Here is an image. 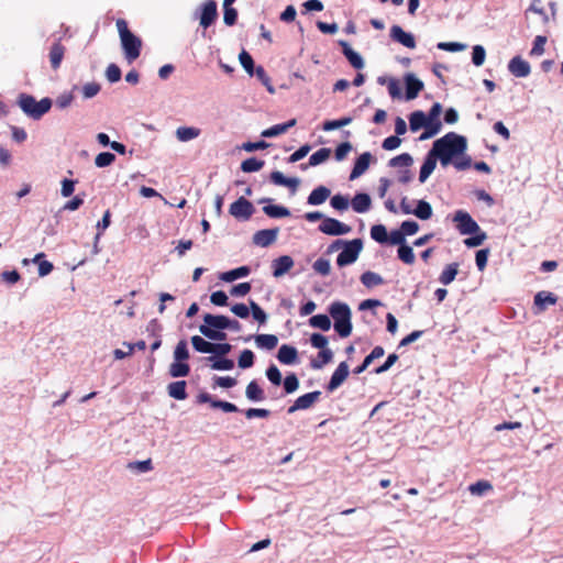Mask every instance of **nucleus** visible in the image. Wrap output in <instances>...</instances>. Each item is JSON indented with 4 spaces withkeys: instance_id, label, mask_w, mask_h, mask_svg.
<instances>
[{
    "instance_id": "f257e3e1",
    "label": "nucleus",
    "mask_w": 563,
    "mask_h": 563,
    "mask_svg": "<svg viewBox=\"0 0 563 563\" xmlns=\"http://www.w3.org/2000/svg\"><path fill=\"white\" fill-rule=\"evenodd\" d=\"M330 317L333 319V328L340 338H347L353 330L352 311L347 303L334 301L328 308Z\"/></svg>"
},
{
    "instance_id": "f03ea898",
    "label": "nucleus",
    "mask_w": 563,
    "mask_h": 563,
    "mask_svg": "<svg viewBox=\"0 0 563 563\" xmlns=\"http://www.w3.org/2000/svg\"><path fill=\"white\" fill-rule=\"evenodd\" d=\"M405 93L397 79L389 77V96L398 100H413L423 89V82L415 74L408 73L404 76Z\"/></svg>"
},
{
    "instance_id": "7ed1b4c3",
    "label": "nucleus",
    "mask_w": 563,
    "mask_h": 563,
    "mask_svg": "<svg viewBox=\"0 0 563 563\" xmlns=\"http://www.w3.org/2000/svg\"><path fill=\"white\" fill-rule=\"evenodd\" d=\"M16 103L26 117L37 121L51 110L53 100L44 97L37 101L34 96L22 92L18 96Z\"/></svg>"
},
{
    "instance_id": "20e7f679",
    "label": "nucleus",
    "mask_w": 563,
    "mask_h": 563,
    "mask_svg": "<svg viewBox=\"0 0 563 563\" xmlns=\"http://www.w3.org/2000/svg\"><path fill=\"white\" fill-rule=\"evenodd\" d=\"M435 150H442L455 157L463 155L467 148V140L465 136L455 132H449L444 136L433 142Z\"/></svg>"
},
{
    "instance_id": "39448f33",
    "label": "nucleus",
    "mask_w": 563,
    "mask_h": 563,
    "mask_svg": "<svg viewBox=\"0 0 563 563\" xmlns=\"http://www.w3.org/2000/svg\"><path fill=\"white\" fill-rule=\"evenodd\" d=\"M363 240L360 238L345 240L342 251L336 256V265L342 268L355 263L363 250Z\"/></svg>"
},
{
    "instance_id": "423d86ee",
    "label": "nucleus",
    "mask_w": 563,
    "mask_h": 563,
    "mask_svg": "<svg viewBox=\"0 0 563 563\" xmlns=\"http://www.w3.org/2000/svg\"><path fill=\"white\" fill-rule=\"evenodd\" d=\"M442 112V106L439 102H434L427 115L428 126L427 132H422L419 136V141H424L428 139L433 137L435 134H438L442 128V123L439 119L440 114Z\"/></svg>"
},
{
    "instance_id": "0eeeda50",
    "label": "nucleus",
    "mask_w": 563,
    "mask_h": 563,
    "mask_svg": "<svg viewBox=\"0 0 563 563\" xmlns=\"http://www.w3.org/2000/svg\"><path fill=\"white\" fill-rule=\"evenodd\" d=\"M195 18L199 19V24L205 30L210 27L218 18V5L214 0H206L195 12Z\"/></svg>"
},
{
    "instance_id": "6e6552de",
    "label": "nucleus",
    "mask_w": 563,
    "mask_h": 563,
    "mask_svg": "<svg viewBox=\"0 0 563 563\" xmlns=\"http://www.w3.org/2000/svg\"><path fill=\"white\" fill-rule=\"evenodd\" d=\"M255 212L254 205L244 196L239 197L230 205L229 213L239 221H247Z\"/></svg>"
},
{
    "instance_id": "1a4fd4ad",
    "label": "nucleus",
    "mask_w": 563,
    "mask_h": 563,
    "mask_svg": "<svg viewBox=\"0 0 563 563\" xmlns=\"http://www.w3.org/2000/svg\"><path fill=\"white\" fill-rule=\"evenodd\" d=\"M120 40L125 59L129 63H132L133 60L137 59L142 51L141 38L136 36L134 33H131Z\"/></svg>"
},
{
    "instance_id": "9d476101",
    "label": "nucleus",
    "mask_w": 563,
    "mask_h": 563,
    "mask_svg": "<svg viewBox=\"0 0 563 563\" xmlns=\"http://www.w3.org/2000/svg\"><path fill=\"white\" fill-rule=\"evenodd\" d=\"M453 222L456 223V228L462 235L476 233L481 228L471 214L463 210H457L454 213Z\"/></svg>"
},
{
    "instance_id": "9b49d317",
    "label": "nucleus",
    "mask_w": 563,
    "mask_h": 563,
    "mask_svg": "<svg viewBox=\"0 0 563 563\" xmlns=\"http://www.w3.org/2000/svg\"><path fill=\"white\" fill-rule=\"evenodd\" d=\"M319 231L331 236L345 235L351 232L352 228L338 219L325 217L319 224Z\"/></svg>"
},
{
    "instance_id": "f8f14e48",
    "label": "nucleus",
    "mask_w": 563,
    "mask_h": 563,
    "mask_svg": "<svg viewBox=\"0 0 563 563\" xmlns=\"http://www.w3.org/2000/svg\"><path fill=\"white\" fill-rule=\"evenodd\" d=\"M218 330H224L223 314H203V323L199 325L200 333L209 339Z\"/></svg>"
},
{
    "instance_id": "ddd939ff",
    "label": "nucleus",
    "mask_w": 563,
    "mask_h": 563,
    "mask_svg": "<svg viewBox=\"0 0 563 563\" xmlns=\"http://www.w3.org/2000/svg\"><path fill=\"white\" fill-rule=\"evenodd\" d=\"M419 224L415 220H405L400 228L389 231V243L393 241H406V236L416 234L419 231Z\"/></svg>"
},
{
    "instance_id": "4468645a",
    "label": "nucleus",
    "mask_w": 563,
    "mask_h": 563,
    "mask_svg": "<svg viewBox=\"0 0 563 563\" xmlns=\"http://www.w3.org/2000/svg\"><path fill=\"white\" fill-rule=\"evenodd\" d=\"M320 396H321V391L320 390L310 391V393H307V394H303V395L299 396L294 401V404L288 407L287 413L288 415H292V413H295L298 410H307V409H309L310 407L313 406V404L316 401L319 400Z\"/></svg>"
},
{
    "instance_id": "2eb2a0df",
    "label": "nucleus",
    "mask_w": 563,
    "mask_h": 563,
    "mask_svg": "<svg viewBox=\"0 0 563 563\" xmlns=\"http://www.w3.org/2000/svg\"><path fill=\"white\" fill-rule=\"evenodd\" d=\"M279 228L262 229L253 234L252 242L256 246L268 247L277 240Z\"/></svg>"
},
{
    "instance_id": "dca6fc26",
    "label": "nucleus",
    "mask_w": 563,
    "mask_h": 563,
    "mask_svg": "<svg viewBox=\"0 0 563 563\" xmlns=\"http://www.w3.org/2000/svg\"><path fill=\"white\" fill-rule=\"evenodd\" d=\"M350 374L349 365L346 362H341L335 371L332 373L330 380L325 385L329 393L336 390L347 378Z\"/></svg>"
},
{
    "instance_id": "f3484780",
    "label": "nucleus",
    "mask_w": 563,
    "mask_h": 563,
    "mask_svg": "<svg viewBox=\"0 0 563 563\" xmlns=\"http://www.w3.org/2000/svg\"><path fill=\"white\" fill-rule=\"evenodd\" d=\"M295 261L290 255H280L274 258L271 263L272 275L275 278H280L294 267Z\"/></svg>"
},
{
    "instance_id": "a211bd4d",
    "label": "nucleus",
    "mask_w": 563,
    "mask_h": 563,
    "mask_svg": "<svg viewBox=\"0 0 563 563\" xmlns=\"http://www.w3.org/2000/svg\"><path fill=\"white\" fill-rule=\"evenodd\" d=\"M273 199L271 198H262L257 202L265 203L263 207V212L271 219H283L289 217L290 210L282 205L272 203Z\"/></svg>"
},
{
    "instance_id": "6ab92c4d",
    "label": "nucleus",
    "mask_w": 563,
    "mask_h": 563,
    "mask_svg": "<svg viewBox=\"0 0 563 563\" xmlns=\"http://www.w3.org/2000/svg\"><path fill=\"white\" fill-rule=\"evenodd\" d=\"M389 37L407 48L416 47V38L412 33L405 31L399 25H393L389 30Z\"/></svg>"
},
{
    "instance_id": "aec40b11",
    "label": "nucleus",
    "mask_w": 563,
    "mask_h": 563,
    "mask_svg": "<svg viewBox=\"0 0 563 563\" xmlns=\"http://www.w3.org/2000/svg\"><path fill=\"white\" fill-rule=\"evenodd\" d=\"M338 43L341 46L342 54L347 59L350 65L356 70L362 69L365 65L362 55L355 49H353L352 46L346 41L340 40Z\"/></svg>"
},
{
    "instance_id": "412c9836",
    "label": "nucleus",
    "mask_w": 563,
    "mask_h": 563,
    "mask_svg": "<svg viewBox=\"0 0 563 563\" xmlns=\"http://www.w3.org/2000/svg\"><path fill=\"white\" fill-rule=\"evenodd\" d=\"M269 181L276 186L287 187L294 195L300 185V179L297 177H287L279 170H274L269 174Z\"/></svg>"
},
{
    "instance_id": "4be33fe9",
    "label": "nucleus",
    "mask_w": 563,
    "mask_h": 563,
    "mask_svg": "<svg viewBox=\"0 0 563 563\" xmlns=\"http://www.w3.org/2000/svg\"><path fill=\"white\" fill-rule=\"evenodd\" d=\"M372 158L373 155L369 152L360 154L354 161L349 179L355 180L361 177L368 169Z\"/></svg>"
},
{
    "instance_id": "5701e85b",
    "label": "nucleus",
    "mask_w": 563,
    "mask_h": 563,
    "mask_svg": "<svg viewBox=\"0 0 563 563\" xmlns=\"http://www.w3.org/2000/svg\"><path fill=\"white\" fill-rule=\"evenodd\" d=\"M276 358L284 365H294L299 362L298 350L290 344H282L277 351Z\"/></svg>"
},
{
    "instance_id": "b1692460",
    "label": "nucleus",
    "mask_w": 563,
    "mask_h": 563,
    "mask_svg": "<svg viewBox=\"0 0 563 563\" xmlns=\"http://www.w3.org/2000/svg\"><path fill=\"white\" fill-rule=\"evenodd\" d=\"M252 339H254L256 346L262 350L272 351L278 344V338L275 334L261 333L255 335H249L244 338V341L249 342Z\"/></svg>"
},
{
    "instance_id": "393cba45",
    "label": "nucleus",
    "mask_w": 563,
    "mask_h": 563,
    "mask_svg": "<svg viewBox=\"0 0 563 563\" xmlns=\"http://www.w3.org/2000/svg\"><path fill=\"white\" fill-rule=\"evenodd\" d=\"M508 70L518 78H525L530 75L531 67L530 64L521 58L520 56H515L510 59L508 64Z\"/></svg>"
},
{
    "instance_id": "a878e982",
    "label": "nucleus",
    "mask_w": 563,
    "mask_h": 563,
    "mask_svg": "<svg viewBox=\"0 0 563 563\" xmlns=\"http://www.w3.org/2000/svg\"><path fill=\"white\" fill-rule=\"evenodd\" d=\"M350 205L356 213H365L371 209L372 199L367 192H356Z\"/></svg>"
},
{
    "instance_id": "bb28decb",
    "label": "nucleus",
    "mask_w": 563,
    "mask_h": 563,
    "mask_svg": "<svg viewBox=\"0 0 563 563\" xmlns=\"http://www.w3.org/2000/svg\"><path fill=\"white\" fill-rule=\"evenodd\" d=\"M167 394L175 400H185L188 398L187 382L175 380L167 385Z\"/></svg>"
},
{
    "instance_id": "cd10ccee",
    "label": "nucleus",
    "mask_w": 563,
    "mask_h": 563,
    "mask_svg": "<svg viewBox=\"0 0 563 563\" xmlns=\"http://www.w3.org/2000/svg\"><path fill=\"white\" fill-rule=\"evenodd\" d=\"M437 167V157H433V153L429 151L423 159V163L419 172V183L423 184L433 173Z\"/></svg>"
},
{
    "instance_id": "c85d7f7f",
    "label": "nucleus",
    "mask_w": 563,
    "mask_h": 563,
    "mask_svg": "<svg viewBox=\"0 0 563 563\" xmlns=\"http://www.w3.org/2000/svg\"><path fill=\"white\" fill-rule=\"evenodd\" d=\"M330 196L331 190L328 187L320 185L309 194L307 203L310 206H320L324 203Z\"/></svg>"
},
{
    "instance_id": "c756f323",
    "label": "nucleus",
    "mask_w": 563,
    "mask_h": 563,
    "mask_svg": "<svg viewBox=\"0 0 563 563\" xmlns=\"http://www.w3.org/2000/svg\"><path fill=\"white\" fill-rule=\"evenodd\" d=\"M251 274V267L242 265L236 268L223 272L219 275V278L224 283H232L236 279L247 277Z\"/></svg>"
},
{
    "instance_id": "7c9ffc66",
    "label": "nucleus",
    "mask_w": 563,
    "mask_h": 563,
    "mask_svg": "<svg viewBox=\"0 0 563 563\" xmlns=\"http://www.w3.org/2000/svg\"><path fill=\"white\" fill-rule=\"evenodd\" d=\"M245 397L252 402H262L266 399L264 389L256 379L251 380L245 388Z\"/></svg>"
},
{
    "instance_id": "2f4dec72",
    "label": "nucleus",
    "mask_w": 563,
    "mask_h": 563,
    "mask_svg": "<svg viewBox=\"0 0 563 563\" xmlns=\"http://www.w3.org/2000/svg\"><path fill=\"white\" fill-rule=\"evenodd\" d=\"M205 360L213 371H231L235 366L234 361L227 356H207Z\"/></svg>"
},
{
    "instance_id": "473e14b6",
    "label": "nucleus",
    "mask_w": 563,
    "mask_h": 563,
    "mask_svg": "<svg viewBox=\"0 0 563 563\" xmlns=\"http://www.w3.org/2000/svg\"><path fill=\"white\" fill-rule=\"evenodd\" d=\"M389 245L398 246L397 255L401 262H404L407 265H411L415 263L413 250L410 245L407 244L406 241H404V242L393 241L391 243H389Z\"/></svg>"
},
{
    "instance_id": "72a5a7b5",
    "label": "nucleus",
    "mask_w": 563,
    "mask_h": 563,
    "mask_svg": "<svg viewBox=\"0 0 563 563\" xmlns=\"http://www.w3.org/2000/svg\"><path fill=\"white\" fill-rule=\"evenodd\" d=\"M558 302V296L550 291H539L536 294L533 303L539 311H544L548 305H555Z\"/></svg>"
},
{
    "instance_id": "f704fd0d",
    "label": "nucleus",
    "mask_w": 563,
    "mask_h": 563,
    "mask_svg": "<svg viewBox=\"0 0 563 563\" xmlns=\"http://www.w3.org/2000/svg\"><path fill=\"white\" fill-rule=\"evenodd\" d=\"M384 354H385V349L383 346H380V345L375 346L371 351V353L364 357L363 362L353 369V373L355 375L362 374L364 371H366V368L371 365V363L374 360L384 356Z\"/></svg>"
},
{
    "instance_id": "c9c22d12",
    "label": "nucleus",
    "mask_w": 563,
    "mask_h": 563,
    "mask_svg": "<svg viewBox=\"0 0 563 563\" xmlns=\"http://www.w3.org/2000/svg\"><path fill=\"white\" fill-rule=\"evenodd\" d=\"M65 46L62 45L60 41H56L49 48V62L53 69H58L64 58Z\"/></svg>"
},
{
    "instance_id": "e433bc0d",
    "label": "nucleus",
    "mask_w": 563,
    "mask_h": 563,
    "mask_svg": "<svg viewBox=\"0 0 563 563\" xmlns=\"http://www.w3.org/2000/svg\"><path fill=\"white\" fill-rule=\"evenodd\" d=\"M408 119H409V129L412 132H418L421 129H424L423 132H427V126L429 123L427 121V115L423 111L416 110L410 113Z\"/></svg>"
},
{
    "instance_id": "4c0bfd02",
    "label": "nucleus",
    "mask_w": 563,
    "mask_h": 563,
    "mask_svg": "<svg viewBox=\"0 0 563 563\" xmlns=\"http://www.w3.org/2000/svg\"><path fill=\"white\" fill-rule=\"evenodd\" d=\"M168 374L173 378L187 377L190 374V365L185 361H175L169 365Z\"/></svg>"
},
{
    "instance_id": "58836bf2",
    "label": "nucleus",
    "mask_w": 563,
    "mask_h": 563,
    "mask_svg": "<svg viewBox=\"0 0 563 563\" xmlns=\"http://www.w3.org/2000/svg\"><path fill=\"white\" fill-rule=\"evenodd\" d=\"M309 325L327 332L331 329V317L325 313H318L309 318Z\"/></svg>"
},
{
    "instance_id": "ea45409f",
    "label": "nucleus",
    "mask_w": 563,
    "mask_h": 563,
    "mask_svg": "<svg viewBox=\"0 0 563 563\" xmlns=\"http://www.w3.org/2000/svg\"><path fill=\"white\" fill-rule=\"evenodd\" d=\"M412 214L420 220H429L433 214V210L427 200L420 199L417 201L416 207L412 210Z\"/></svg>"
},
{
    "instance_id": "a19ab883",
    "label": "nucleus",
    "mask_w": 563,
    "mask_h": 563,
    "mask_svg": "<svg viewBox=\"0 0 563 563\" xmlns=\"http://www.w3.org/2000/svg\"><path fill=\"white\" fill-rule=\"evenodd\" d=\"M459 263H451L446 265L439 276V282L445 286L450 285L456 278V275L459 274Z\"/></svg>"
},
{
    "instance_id": "79ce46f5",
    "label": "nucleus",
    "mask_w": 563,
    "mask_h": 563,
    "mask_svg": "<svg viewBox=\"0 0 563 563\" xmlns=\"http://www.w3.org/2000/svg\"><path fill=\"white\" fill-rule=\"evenodd\" d=\"M361 283L368 289L374 288L376 286L383 285L385 283L384 278L372 271L364 272L361 277Z\"/></svg>"
},
{
    "instance_id": "37998d69",
    "label": "nucleus",
    "mask_w": 563,
    "mask_h": 563,
    "mask_svg": "<svg viewBox=\"0 0 563 563\" xmlns=\"http://www.w3.org/2000/svg\"><path fill=\"white\" fill-rule=\"evenodd\" d=\"M201 133V130L196 126H179L176 130V137L180 142H189L196 137H198Z\"/></svg>"
},
{
    "instance_id": "c03bdc74",
    "label": "nucleus",
    "mask_w": 563,
    "mask_h": 563,
    "mask_svg": "<svg viewBox=\"0 0 563 563\" xmlns=\"http://www.w3.org/2000/svg\"><path fill=\"white\" fill-rule=\"evenodd\" d=\"M190 341H191V345L196 352L203 353V354H211L213 342H210L200 335H192Z\"/></svg>"
},
{
    "instance_id": "a18cd8bd",
    "label": "nucleus",
    "mask_w": 563,
    "mask_h": 563,
    "mask_svg": "<svg viewBox=\"0 0 563 563\" xmlns=\"http://www.w3.org/2000/svg\"><path fill=\"white\" fill-rule=\"evenodd\" d=\"M333 358V352L330 349L319 351L318 357L310 361V367L313 369H321L325 364L330 363Z\"/></svg>"
},
{
    "instance_id": "49530a36",
    "label": "nucleus",
    "mask_w": 563,
    "mask_h": 563,
    "mask_svg": "<svg viewBox=\"0 0 563 563\" xmlns=\"http://www.w3.org/2000/svg\"><path fill=\"white\" fill-rule=\"evenodd\" d=\"M282 385L286 395L294 394L299 388V379L296 373H287V375L282 380Z\"/></svg>"
},
{
    "instance_id": "de8ad7c7",
    "label": "nucleus",
    "mask_w": 563,
    "mask_h": 563,
    "mask_svg": "<svg viewBox=\"0 0 563 563\" xmlns=\"http://www.w3.org/2000/svg\"><path fill=\"white\" fill-rule=\"evenodd\" d=\"M265 165V162L253 156V157H249L246 159H244L242 163H241V170L243 173H256L258 170H261Z\"/></svg>"
},
{
    "instance_id": "09e8293b",
    "label": "nucleus",
    "mask_w": 563,
    "mask_h": 563,
    "mask_svg": "<svg viewBox=\"0 0 563 563\" xmlns=\"http://www.w3.org/2000/svg\"><path fill=\"white\" fill-rule=\"evenodd\" d=\"M239 60L243 69L247 73L249 76H254V70L257 66H255V62L252 57V55L245 51L242 49V52L239 54Z\"/></svg>"
},
{
    "instance_id": "8fccbe9b",
    "label": "nucleus",
    "mask_w": 563,
    "mask_h": 563,
    "mask_svg": "<svg viewBox=\"0 0 563 563\" xmlns=\"http://www.w3.org/2000/svg\"><path fill=\"white\" fill-rule=\"evenodd\" d=\"M331 148L329 147H321L318 151H316L313 154L310 155L308 165L310 166H318L320 164H323L327 162L331 155Z\"/></svg>"
},
{
    "instance_id": "3c124183",
    "label": "nucleus",
    "mask_w": 563,
    "mask_h": 563,
    "mask_svg": "<svg viewBox=\"0 0 563 563\" xmlns=\"http://www.w3.org/2000/svg\"><path fill=\"white\" fill-rule=\"evenodd\" d=\"M249 303L251 309L250 314H252L253 319L258 322V324H265L268 316L264 309L253 299H249Z\"/></svg>"
},
{
    "instance_id": "603ef678",
    "label": "nucleus",
    "mask_w": 563,
    "mask_h": 563,
    "mask_svg": "<svg viewBox=\"0 0 563 563\" xmlns=\"http://www.w3.org/2000/svg\"><path fill=\"white\" fill-rule=\"evenodd\" d=\"M128 470L134 472L136 474L146 473L153 470V463L151 459H146L143 461H133L129 462L126 465Z\"/></svg>"
},
{
    "instance_id": "864d4df0",
    "label": "nucleus",
    "mask_w": 563,
    "mask_h": 563,
    "mask_svg": "<svg viewBox=\"0 0 563 563\" xmlns=\"http://www.w3.org/2000/svg\"><path fill=\"white\" fill-rule=\"evenodd\" d=\"M265 376L273 386L278 387L282 385V380H283L282 372L274 363H271L267 366V368L265 371Z\"/></svg>"
},
{
    "instance_id": "5fc2aeb1",
    "label": "nucleus",
    "mask_w": 563,
    "mask_h": 563,
    "mask_svg": "<svg viewBox=\"0 0 563 563\" xmlns=\"http://www.w3.org/2000/svg\"><path fill=\"white\" fill-rule=\"evenodd\" d=\"M330 206L340 212L347 210L350 207L349 196L342 194H335L330 198Z\"/></svg>"
},
{
    "instance_id": "6e6d98bb",
    "label": "nucleus",
    "mask_w": 563,
    "mask_h": 563,
    "mask_svg": "<svg viewBox=\"0 0 563 563\" xmlns=\"http://www.w3.org/2000/svg\"><path fill=\"white\" fill-rule=\"evenodd\" d=\"M255 363V354L252 350H243L238 357V366L242 369L251 368Z\"/></svg>"
},
{
    "instance_id": "4d7b16f0",
    "label": "nucleus",
    "mask_w": 563,
    "mask_h": 563,
    "mask_svg": "<svg viewBox=\"0 0 563 563\" xmlns=\"http://www.w3.org/2000/svg\"><path fill=\"white\" fill-rule=\"evenodd\" d=\"M412 164L413 158L409 153H402L389 159V167L394 168L411 167Z\"/></svg>"
},
{
    "instance_id": "13d9d810",
    "label": "nucleus",
    "mask_w": 563,
    "mask_h": 563,
    "mask_svg": "<svg viewBox=\"0 0 563 563\" xmlns=\"http://www.w3.org/2000/svg\"><path fill=\"white\" fill-rule=\"evenodd\" d=\"M371 238L379 244H387V227L384 224H374L371 228Z\"/></svg>"
},
{
    "instance_id": "bf43d9fd",
    "label": "nucleus",
    "mask_w": 563,
    "mask_h": 563,
    "mask_svg": "<svg viewBox=\"0 0 563 563\" xmlns=\"http://www.w3.org/2000/svg\"><path fill=\"white\" fill-rule=\"evenodd\" d=\"M254 76L261 81L263 86H265L269 93L275 92V88L271 82V78L263 66L260 65L256 67V69L254 70Z\"/></svg>"
},
{
    "instance_id": "052dcab7",
    "label": "nucleus",
    "mask_w": 563,
    "mask_h": 563,
    "mask_svg": "<svg viewBox=\"0 0 563 563\" xmlns=\"http://www.w3.org/2000/svg\"><path fill=\"white\" fill-rule=\"evenodd\" d=\"M173 356H174L175 361H185V362L188 361V358L190 357V354H189L188 344H187L186 340H180L177 343V345L175 346Z\"/></svg>"
},
{
    "instance_id": "680f3d73",
    "label": "nucleus",
    "mask_w": 563,
    "mask_h": 563,
    "mask_svg": "<svg viewBox=\"0 0 563 563\" xmlns=\"http://www.w3.org/2000/svg\"><path fill=\"white\" fill-rule=\"evenodd\" d=\"M352 122L351 117H342L336 120H327L322 124L323 131H333L340 128H343Z\"/></svg>"
},
{
    "instance_id": "e2e57ef3",
    "label": "nucleus",
    "mask_w": 563,
    "mask_h": 563,
    "mask_svg": "<svg viewBox=\"0 0 563 563\" xmlns=\"http://www.w3.org/2000/svg\"><path fill=\"white\" fill-rule=\"evenodd\" d=\"M239 12L233 5L223 4V22L227 26H233L236 24Z\"/></svg>"
},
{
    "instance_id": "0e129e2a",
    "label": "nucleus",
    "mask_w": 563,
    "mask_h": 563,
    "mask_svg": "<svg viewBox=\"0 0 563 563\" xmlns=\"http://www.w3.org/2000/svg\"><path fill=\"white\" fill-rule=\"evenodd\" d=\"M115 161V155L111 152H101L95 158V165L98 168H104L112 165Z\"/></svg>"
},
{
    "instance_id": "69168bd1",
    "label": "nucleus",
    "mask_w": 563,
    "mask_h": 563,
    "mask_svg": "<svg viewBox=\"0 0 563 563\" xmlns=\"http://www.w3.org/2000/svg\"><path fill=\"white\" fill-rule=\"evenodd\" d=\"M470 235V238L464 240V244L470 249L482 245L487 239V234L481 228L479 231Z\"/></svg>"
},
{
    "instance_id": "338daca9",
    "label": "nucleus",
    "mask_w": 563,
    "mask_h": 563,
    "mask_svg": "<svg viewBox=\"0 0 563 563\" xmlns=\"http://www.w3.org/2000/svg\"><path fill=\"white\" fill-rule=\"evenodd\" d=\"M313 271L321 275V276H328L331 272V264L328 258L319 257L313 264H312Z\"/></svg>"
},
{
    "instance_id": "774afa93",
    "label": "nucleus",
    "mask_w": 563,
    "mask_h": 563,
    "mask_svg": "<svg viewBox=\"0 0 563 563\" xmlns=\"http://www.w3.org/2000/svg\"><path fill=\"white\" fill-rule=\"evenodd\" d=\"M310 344L312 347L318 349L319 351L327 350L329 340L325 335L319 332H314L310 335Z\"/></svg>"
}]
</instances>
